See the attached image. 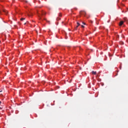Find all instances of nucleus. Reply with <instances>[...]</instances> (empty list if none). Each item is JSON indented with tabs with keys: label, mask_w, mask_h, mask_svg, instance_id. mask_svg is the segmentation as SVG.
<instances>
[{
	"label": "nucleus",
	"mask_w": 128,
	"mask_h": 128,
	"mask_svg": "<svg viewBox=\"0 0 128 128\" xmlns=\"http://www.w3.org/2000/svg\"><path fill=\"white\" fill-rule=\"evenodd\" d=\"M81 26H82V28H84V25H82Z\"/></svg>",
	"instance_id": "9b49d317"
},
{
	"label": "nucleus",
	"mask_w": 128,
	"mask_h": 128,
	"mask_svg": "<svg viewBox=\"0 0 128 128\" xmlns=\"http://www.w3.org/2000/svg\"><path fill=\"white\" fill-rule=\"evenodd\" d=\"M80 14H86V12L84 11H81L80 12Z\"/></svg>",
	"instance_id": "20e7f679"
},
{
	"label": "nucleus",
	"mask_w": 128,
	"mask_h": 128,
	"mask_svg": "<svg viewBox=\"0 0 128 128\" xmlns=\"http://www.w3.org/2000/svg\"><path fill=\"white\" fill-rule=\"evenodd\" d=\"M56 20H60V18H57Z\"/></svg>",
	"instance_id": "6e6552de"
},
{
	"label": "nucleus",
	"mask_w": 128,
	"mask_h": 128,
	"mask_svg": "<svg viewBox=\"0 0 128 128\" xmlns=\"http://www.w3.org/2000/svg\"><path fill=\"white\" fill-rule=\"evenodd\" d=\"M42 16H44L46 15V12H44V11H42Z\"/></svg>",
	"instance_id": "f03ea898"
},
{
	"label": "nucleus",
	"mask_w": 128,
	"mask_h": 128,
	"mask_svg": "<svg viewBox=\"0 0 128 128\" xmlns=\"http://www.w3.org/2000/svg\"><path fill=\"white\" fill-rule=\"evenodd\" d=\"M92 74H96V72L92 71Z\"/></svg>",
	"instance_id": "39448f33"
},
{
	"label": "nucleus",
	"mask_w": 128,
	"mask_h": 128,
	"mask_svg": "<svg viewBox=\"0 0 128 128\" xmlns=\"http://www.w3.org/2000/svg\"><path fill=\"white\" fill-rule=\"evenodd\" d=\"M3 12H5V14H6L8 12V10H3Z\"/></svg>",
	"instance_id": "7ed1b4c3"
},
{
	"label": "nucleus",
	"mask_w": 128,
	"mask_h": 128,
	"mask_svg": "<svg viewBox=\"0 0 128 128\" xmlns=\"http://www.w3.org/2000/svg\"><path fill=\"white\" fill-rule=\"evenodd\" d=\"M90 22H91V24H92V21L91 20V21H90Z\"/></svg>",
	"instance_id": "ddd939ff"
},
{
	"label": "nucleus",
	"mask_w": 128,
	"mask_h": 128,
	"mask_svg": "<svg viewBox=\"0 0 128 128\" xmlns=\"http://www.w3.org/2000/svg\"><path fill=\"white\" fill-rule=\"evenodd\" d=\"M46 18H44V20H46Z\"/></svg>",
	"instance_id": "2eb2a0df"
},
{
	"label": "nucleus",
	"mask_w": 128,
	"mask_h": 128,
	"mask_svg": "<svg viewBox=\"0 0 128 128\" xmlns=\"http://www.w3.org/2000/svg\"><path fill=\"white\" fill-rule=\"evenodd\" d=\"M24 24V25L26 24V22H25V23Z\"/></svg>",
	"instance_id": "4468645a"
},
{
	"label": "nucleus",
	"mask_w": 128,
	"mask_h": 128,
	"mask_svg": "<svg viewBox=\"0 0 128 128\" xmlns=\"http://www.w3.org/2000/svg\"><path fill=\"white\" fill-rule=\"evenodd\" d=\"M122 24H124V21H120L119 26H122Z\"/></svg>",
	"instance_id": "f257e3e1"
},
{
	"label": "nucleus",
	"mask_w": 128,
	"mask_h": 128,
	"mask_svg": "<svg viewBox=\"0 0 128 128\" xmlns=\"http://www.w3.org/2000/svg\"><path fill=\"white\" fill-rule=\"evenodd\" d=\"M59 16H62V14L60 13L59 14Z\"/></svg>",
	"instance_id": "9d476101"
},
{
	"label": "nucleus",
	"mask_w": 128,
	"mask_h": 128,
	"mask_svg": "<svg viewBox=\"0 0 128 128\" xmlns=\"http://www.w3.org/2000/svg\"><path fill=\"white\" fill-rule=\"evenodd\" d=\"M78 25H77L76 26V27L75 28V30H78Z\"/></svg>",
	"instance_id": "0eeeda50"
},
{
	"label": "nucleus",
	"mask_w": 128,
	"mask_h": 128,
	"mask_svg": "<svg viewBox=\"0 0 128 128\" xmlns=\"http://www.w3.org/2000/svg\"><path fill=\"white\" fill-rule=\"evenodd\" d=\"M83 24H86V23L82 22Z\"/></svg>",
	"instance_id": "f8f14e48"
},
{
	"label": "nucleus",
	"mask_w": 128,
	"mask_h": 128,
	"mask_svg": "<svg viewBox=\"0 0 128 128\" xmlns=\"http://www.w3.org/2000/svg\"><path fill=\"white\" fill-rule=\"evenodd\" d=\"M26 20V18H21L20 20Z\"/></svg>",
	"instance_id": "423d86ee"
},
{
	"label": "nucleus",
	"mask_w": 128,
	"mask_h": 128,
	"mask_svg": "<svg viewBox=\"0 0 128 128\" xmlns=\"http://www.w3.org/2000/svg\"><path fill=\"white\" fill-rule=\"evenodd\" d=\"M77 24H78V26H80V24L78 23V22H77Z\"/></svg>",
	"instance_id": "1a4fd4ad"
},
{
	"label": "nucleus",
	"mask_w": 128,
	"mask_h": 128,
	"mask_svg": "<svg viewBox=\"0 0 128 128\" xmlns=\"http://www.w3.org/2000/svg\"><path fill=\"white\" fill-rule=\"evenodd\" d=\"M0 104H2V102L0 101Z\"/></svg>",
	"instance_id": "dca6fc26"
}]
</instances>
